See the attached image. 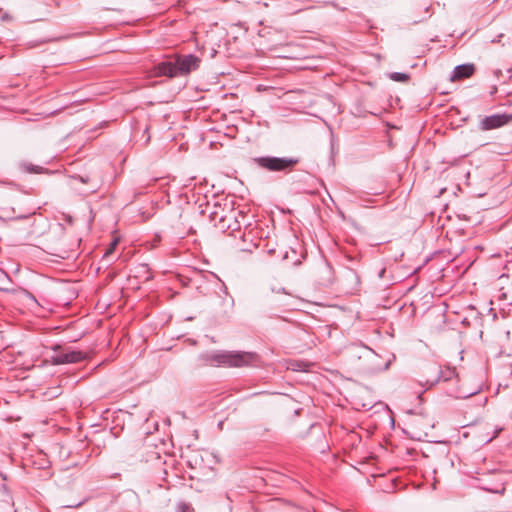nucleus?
Instances as JSON below:
<instances>
[{
	"instance_id": "obj_1",
	"label": "nucleus",
	"mask_w": 512,
	"mask_h": 512,
	"mask_svg": "<svg viewBox=\"0 0 512 512\" xmlns=\"http://www.w3.org/2000/svg\"><path fill=\"white\" fill-rule=\"evenodd\" d=\"M201 59L194 54L178 56L175 61H163L155 65V76L175 77L186 75L199 68Z\"/></svg>"
},
{
	"instance_id": "obj_2",
	"label": "nucleus",
	"mask_w": 512,
	"mask_h": 512,
	"mask_svg": "<svg viewBox=\"0 0 512 512\" xmlns=\"http://www.w3.org/2000/svg\"><path fill=\"white\" fill-rule=\"evenodd\" d=\"M255 357L256 354L254 353L235 351H217L200 356L205 364L228 367H242L248 365Z\"/></svg>"
},
{
	"instance_id": "obj_3",
	"label": "nucleus",
	"mask_w": 512,
	"mask_h": 512,
	"mask_svg": "<svg viewBox=\"0 0 512 512\" xmlns=\"http://www.w3.org/2000/svg\"><path fill=\"white\" fill-rule=\"evenodd\" d=\"M256 163L269 171H285L299 163V158L263 156L255 159Z\"/></svg>"
},
{
	"instance_id": "obj_4",
	"label": "nucleus",
	"mask_w": 512,
	"mask_h": 512,
	"mask_svg": "<svg viewBox=\"0 0 512 512\" xmlns=\"http://www.w3.org/2000/svg\"><path fill=\"white\" fill-rule=\"evenodd\" d=\"M220 206L217 204L214 205V210H212L209 214L210 221L213 222L214 226L217 227L219 230L226 231L228 229L235 230L232 226V220H234V224H237V221L235 220V217L231 214V212L225 213V211L222 209L221 211L218 210Z\"/></svg>"
},
{
	"instance_id": "obj_5",
	"label": "nucleus",
	"mask_w": 512,
	"mask_h": 512,
	"mask_svg": "<svg viewBox=\"0 0 512 512\" xmlns=\"http://www.w3.org/2000/svg\"><path fill=\"white\" fill-rule=\"evenodd\" d=\"M86 354L79 350H67L56 353L52 356V363L55 365L78 363L85 360Z\"/></svg>"
},
{
	"instance_id": "obj_6",
	"label": "nucleus",
	"mask_w": 512,
	"mask_h": 512,
	"mask_svg": "<svg viewBox=\"0 0 512 512\" xmlns=\"http://www.w3.org/2000/svg\"><path fill=\"white\" fill-rule=\"evenodd\" d=\"M512 119V115L494 114L484 117L480 122V129L484 131L497 129L507 124Z\"/></svg>"
},
{
	"instance_id": "obj_7",
	"label": "nucleus",
	"mask_w": 512,
	"mask_h": 512,
	"mask_svg": "<svg viewBox=\"0 0 512 512\" xmlns=\"http://www.w3.org/2000/svg\"><path fill=\"white\" fill-rule=\"evenodd\" d=\"M475 72V66L471 63L461 64L454 68L451 76L452 81L462 80L471 77Z\"/></svg>"
},
{
	"instance_id": "obj_8",
	"label": "nucleus",
	"mask_w": 512,
	"mask_h": 512,
	"mask_svg": "<svg viewBox=\"0 0 512 512\" xmlns=\"http://www.w3.org/2000/svg\"><path fill=\"white\" fill-rule=\"evenodd\" d=\"M456 376V371L454 368L446 367L444 369L439 368L437 370V378L430 382V385H434L439 381L447 382Z\"/></svg>"
},
{
	"instance_id": "obj_9",
	"label": "nucleus",
	"mask_w": 512,
	"mask_h": 512,
	"mask_svg": "<svg viewBox=\"0 0 512 512\" xmlns=\"http://www.w3.org/2000/svg\"><path fill=\"white\" fill-rule=\"evenodd\" d=\"M19 167L27 172V173H36V174H39V173H43L45 171V169L41 166H37V165H34L32 163H28V162H20L19 163Z\"/></svg>"
},
{
	"instance_id": "obj_10",
	"label": "nucleus",
	"mask_w": 512,
	"mask_h": 512,
	"mask_svg": "<svg viewBox=\"0 0 512 512\" xmlns=\"http://www.w3.org/2000/svg\"><path fill=\"white\" fill-rule=\"evenodd\" d=\"M389 78L395 82H407L410 77L406 73L393 72L389 75Z\"/></svg>"
},
{
	"instance_id": "obj_11",
	"label": "nucleus",
	"mask_w": 512,
	"mask_h": 512,
	"mask_svg": "<svg viewBox=\"0 0 512 512\" xmlns=\"http://www.w3.org/2000/svg\"><path fill=\"white\" fill-rule=\"evenodd\" d=\"M305 367L306 364L295 361L290 364L289 368H291L293 371H305Z\"/></svg>"
},
{
	"instance_id": "obj_12",
	"label": "nucleus",
	"mask_w": 512,
	"mask_h": 512,
	"mask_svg": "<svg viewBox=\"0 0 512 512\" xmlns=\"http://www.w3.org/2000/svg\"><path fill=\"white\" fill-rule=\"evenodd\" d=\"M118 239H114L111 243H110V246L109 248L106 250L105 254H104V257H108L110 254L113 253L115 247L117 246L118 244Z\"/></svg>"
},
{
	"instance_id": "obj_13",
	"label": "nucleus",
	"mask_w": 512,
	"mask_h": 512,
	"mask_svg": "<svg viewBox=\"0 0 512 512\" xmlns=\"http://www.w3.org/2000/svg\"><path fill=\"white\" fill-rule=\"evenodd\" d=\"M74 180H79L81 183H88L90 181V178L88 176H73Z\"/></svg>"
},
{
	"instance_id": "obj_14",
	"label": "nucleus",
	"mask_w": 512,
	"mask_h": 512,
	"mask_svg": "<svg viewBox=\"0 0 512 512\" xmlns=\"http://www.w3.org/2000/svg\"><path fill=\"white\" fill-rule=\"evenodd\" d=\"M84 502H85V500H84V501H81V502H78V503H76V504L68 505V507H70V508H78V507H80Z\"/></svg>"
},
{
	"instance_id": "obj_15",
	"label": "nucleus",
	"mask_w": 512,
	"mask_h": 512,
	"mask_svg": "<svg viewBox=\"0 0 512 512\" xmlns=\"http://www.w3.org/2000/svg\"><path fill=\"white\" fill-rule=\"evenodd\" d=\"M1 18H2V20H3V21H8V20H10V19H11V17H10L8 14H4V15H2V17H1Z\"/></svg>"
},
{
	"instance_id": "obj_16",
	"label": "nucleus",
	"mask_w": 512,
	"mask_h": 512,
	"mask_svg": "<svg viewBox=\"0 0 512 512\" xmlns=\"http://www.w3.org/2000/svg\"><path fill=\"white\" fill-rule=\"evenodd\" d=\"M96 189H97V187H96V185H95V186H93L91 189L87 190V191H86V193H93V192H95V191H96Z\"/></svg>"
},
{
	"instance_id": "obj_17",
	"label": "nucleus",
	"mask_w": 512,
	"mask_h": 512,
	"mask_svg": "<svg viewBox=\"0 0 512 512\" xmlns=\"http://www.w3.org/2000/svg\"><path fill=\"white\" fill-rule=\"evenodd\" d=\"M187 507H188V506H187L185 503H183V504H182V512H185V509H186Z\"/></svg>"
},
{
	"instance_id": "obj_18",
	"label": "nucleus",
	"mask_w": 512,
	"mask_h": 512,
	"mask_svg": "<svg viewBox=\"0 0 512 512\" xmlns=\"http://www.w3.org/2000/svg\"><path fill=\"white\" fill-rule=\"evenodd\" d=\"M384 273H385V269H382V270L380 271L379 277H383V274H384Z\"/></svg>"
},
{
	"instance_id": "obj_19",
	"label": "nucleus",
	"mask_w": 512,
	"mask_h": 512,
	"mask_svg": "<svg viewBox=\"0 0 512 512\" xmlns=\"http://www.w3.org/2000/svg\"><path fill=\"white\" fill-rule=\"evenodd\" d=\"M67 221H68L69 223H71V222H72V217H71V216H67Z\"/></svg>"
},
{
	"instance_id": "obj_20",
	"label": "nucleus",
	"mask_w": 512,
	"mask_h": 512,
	"mask_svg": "<svg viewBox=\"0 0 512 512\" xmlns=\"http://www.w3.org/2000/svg\"><path fill=\"white\" fill-rule=\"evenodd\" d=\"M496 91H497V88H496V87H494V89H491V92H492V93H494V92H496Z\"/></svg>"
},
{
	"instance_id": "obj_21",
	"label": "nucleus",
	"mask_w": 512,
	"mask_h": 512,
	"mask_svg": "<svg viewBox=\"0 0 512 512\" xmlns=\"http://www.w3.org/2000/svg\"><path fill=\"white\" fill-rule=\"evenodd\" d=\"M496 91H497V88H496V87H494V89H491V92H492V93H494V92H496Z\"/></svg>"
},
{
	"instance_id": "obj_22",
	"label": "nucleus",
	"mask_w": 512,
	"mask_h": 512,
	"mask_svg": "<svg viewBox=\"0 0 512 512\" xmlns=\"http://www.w3.org/2000/svg\"><path fill=\"white\" fill-rule=\"evenodd\" d=\"M475 393H476V392H471V393H469L466 397L471 396V395H474Z\"/></svg>"
}]
</instances>
